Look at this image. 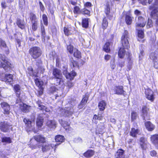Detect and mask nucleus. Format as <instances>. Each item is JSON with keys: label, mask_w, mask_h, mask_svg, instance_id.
I'll use <instances>...</instances> for the list:
<instances>
[{"label": "nucleus", "mask_w": 158, "mask_h": 158, "mask_svg": "<svg viewBox=\"0 0 158 158\" xmlns=\"http://www.w3.org/2000/svg\"><path fill=\"white\" fill-rule=\"evenodd\" d=\"M136 29L138 30V40L139 41L142 42V43L143 42V40H141L144 37V32L142 30H139L138 27H136Z\"/></svg>", "instance_id": "nucleus-23"}, {"label": "nucleus", "mask_w": 158, "mask_h": 158, "mask_svg": "<svg viewBox=\"0 0 158 158\" xmlns=\"http://www.w3.org/2000/svg\"><path fill=\"white\" fill-rule=\"evenodd\" d=\"M21 99L19 98L16 101V104L20 102L19 104L20 109L23 112H28L30 107V106L27 105L21 102Z\"/></svg>", "instance_id": "nucleus-7"}, {"label": "nucleus", "mask_w": 158, "mask_h": 158, "mask_svg": "<svg viewBox=\"0 0 158 158\" xmlns=\"http://www.w3.org/2000/svg\"><path fill=\"white\" fill-rule=\"evenodd\" d=\"M75 105L74 101H72L68 104V106L65 107V109L59 108L58 110V114L60 116L70 117L74 113L73 106Z\"/></svg>", "instance_id": "nucleus-1"}, {"label": "nucleus", "mask_w": 158, "mask_h": 158, "mask_svg": "<svg viewBox=\"0 0 158 158\" xmlns=\"http://www.w3.org/2000/svg\"><path fill=\"white\" fill-rule=\"evenodd\" d=\"M16 23L18 27L21 29H23L25 28L24 21L19 19H18Z\"/></svg>", "instance_id": "nucleus-30"}, {"label": "nucleus", "mask_w": 158, "mask_h": 158, "mask_svg": "<svg viewBox=\"0 0 158 158\" xmlns=\"http://www.w3.org/2000/svg\"><path fill=\"white\" fill-rule=\"evenodd\" d=\"M67 85L68 87L70 88L73 86V84L70 81H69L67 82Z\"/></svg>", "instance_id": "nucleus-62"}, {"label": "nucleus", "mask_w": 158, "mask_h": 158, "mask_svg": "<svg viewBox=\"0 0 158 158\" xmlns=\"http://www.w3.org/2000/svg\"><path fill=\"white\" fill-rule=\"evenodd\" d=\"M114 90L115 94L122 95L124 94L123 87L122 86H115L114 89Z\"/></svg>", "instance_id": "nucleus-15"}, {"label": "nucleus", "mask_w": 158, "mask_h": 158, "mask_svg": "<svg viewBox=\"0 0 158 158\" xmlns=\"http://www.w3.org/2000/svg\"><path fill=\"white\" fill-rule=\"evenodd\" d=\"M115 157L116 158H125L124 151L122 149L118 150L115 155Z\"/></svg>", "instance_id": "nucleus-22"}, {"label": "nucleus", "mask_w": 158, "mask_h": 158, "mask_svg": "<svg viewBox=\"0 0 158 158\" xmlns=\"http://www.w3.org/2000/svg\"><path fill=\"white\" fill-rule=\"evenodd\" d=\"M129 38V36L128 31H125L121 39L122 46L124 48L128 49L130 48V44L128 40Z\"/></svg>", "instance_id": "nucleus-3"}, {"label": "nucleus", "mask_w": 158, "mask_h": 158, "mask_svg": "<svg viewBox=\"0 0 158 158\" xmlns=\"http://www.w3.org/2000/svg\"><path fill=\"white\" fill-rule=\"evenodd\" d=\"M140 144L141 147L143 150H146L149 145L147 139L143 137L141 138L140 139Z\"/></svg>", "instance_id": "nucleus-14"}, {"label": "nucleus", "mask_w": 158, "mask_h": 158, "mask_svg": "<svg viewBox=\"0 0 158 158\" xmlns=\"http://www.w3.org/2000/svg\"><path fill=\"white\" fill-rule=\"evenodd\" d=\"M11 126L6 121L0 122V129L3 132H7L10 128Z\"/></svg>", "instance_id": "nucleus-6"}, {"label": "nucleus", "mask_w": 158, "mask_h": 158, "mask_svg": "<svg viewBox=\"0 0 158 158\" xmlns=\"http://www.w3.org/2000/svg\"><path fill=\"white\" fill-rule=\"evenodd\" d=\"M151 16L153 19L156 20V23L158 25V11L157 9L152 10L151 13Z\"/></svg>", "instance_id": "nucleus-18"}, {"label": "nucleus", "mask_w": 158, "mask_h": 158, "mask_svg": "<svg viewBox=\"0 0 158 158\" xmlns=\"http://www.w3.org/2000/svg\"><path fill=\"white\" fill-rule=\"evenodd\" d=\"M137 117V114L136 113L134 112H132L131 113V119L132 121L135 120Z\"/></svg>", "instance_id": "nucleus-54"}, {"label": "nucleus", "mask_w": 158, "mask_h": 158, "mask_svg": "<svg viewBox=\"0 0 158 158\" xmlns=\"http://www.w3.org/2000/svg\"><path fill=\"white\" fill-rule=\"evenodd\" d=\"M40 143H39L38 144V147L40 148L42 147V149L43 152H46V151L49 150L51 148H53L54 146L53 144L50 145L48 143H47L45 141V142L43 143L42 144L40 145Z\"/></svg>", "instance_id": "nucleus-8"}, {"label": "nucleus", "mask_w": 158, "mask_h": 158, "mask_svg": "<svg viewBox=\"0 0 158 158\" xmlns=\"http://www.w3.org/2000/svg\"><path fill=\"white\" fill-rule=\"evenodd\" d=\"M52 75L54 79L56 82L55 84L56 85H60L62 80V75L61 71L57 68H54L52 70Z\"/></svg>", "instance_id": "nucleus-2"}, {"label": "nucleus", "mask_w": 158, "mask_h": 158, "mask_svg": "<svg viewBox=\"0 0 158 158\" xmlns=\"http://www.w3.org/2000/svg\"><path fill=\"white\" fill-rule=\"evenodd\" d=\"M94 152L92 150H88L84 154V156L86 157L90 158L94 154Z\"/></svg>", "instance_id": "nucleus-27"}, {"label": "nucleus", "mask_w": 158, "mask_h": 158, "mask_svg": "<svg viewBox=\"0 0 158 158\" xmlns=\"http://www.w3.org/2000/svg\"><path fill=\"white\" fill-rule=\"evenodd\" d=\"M110 2H108L106 4V7L105 8V12L107 17H109V15L110 12Z\"/></svg>", "instance_id": "nucleus-38"}, {"label": "nucleus", "mask_w": 158, "mask_h": 158, "mask_svg": "<svg viewBox=\"0 0 158 158\" xmlns=\"http://www.w3.org/2000/svg\"><path fill=\"white\" fill-rule=\"evenodd\" d=\"M2 141L3 142H6L9 143H11V139L10 138L5 137L2 138Z\"/></svg>", "instance_id": "nucleus-47"}, {"label": "nucleus", "mask_w": 158, "mask_h": 158, "mask_svg": "<svg viewBox=\"0 0 158 158\" xmlns=\"http://www.w3.org/2000/svg\"><path fill=\"white\" fill-rule=\"evenodd\" d=\"M106 105V103L104 101H102L100 102L99 103L98 105V108L101 111L105 109Z\"/></svg>", "instance_id": "nucleus-31"}, {"label": "nucleus", "mask_w": 158, "mask_h": 158, "mask_svg": "<svg viewBox=\"0 0 158 158\" xmlns=\"http://www.w3.org/2000/svg\"><path fill=\"white\" fill-rule=\"evenodd\" d=\"M0 57L2 60V62L0 61V67L5 68L6 66H9V63L7 61L4 56L0 55Z\"/></svg>", "instance_id": "nucleus-16"}, {"label": "nucleus", "mask_w": 158, "mask_h": 158, "mask_svg": "<svg viewBox=\"0 0 158 158\" xmlns=\"http://www.w3.org/2000/svg\"><path fill=\"white\" fill-rule=\"evenodd\" d=\"M70 66L72 68H78V63L75 61H74L73 58L70 59Z\"/></svg>", "instance_id": "nucleus-39"}, {"label": "nucleus", "mask_w": 158, "mask_h": 158, "mask_svg": "<svg viewBox=\"0 0 158 158\" xmlns=\"http://www.w3.org/2000/svg\"><path fill=\"white\" fill-rule=\"evenodd\" d=\"M152 26V21L151 20L149 19L148 20V23H147V27H150Z\"/></svg>", "instance_id": "nucleus-57"}, {"label": "nucleus", "mask_w": 158, "mask_h": 158, "mask_svg": "<svg viewBox=\"0 0 158 158\" xmlns=\"http://www.w3.org/2000/svg\"><path fill=\"white\" fill-rule=\"evenodd\" d=\"M150 58L153 60V61L158 59L156 56V54L154 53H152L150 55Z\"/></svg>", "instance_id": "nucleus-51"}, {"label": "nucleus", "mask_w": 158, "mask_h": 158, "mask_svg": "<svg viewBox=\"0 0 158 158\" xmlns=\"http://www.w3.org/2000/svg\"><path fill=\"white\" fill-rule=\"evenodd\" d=\"M24 122L25 123L27 126V130L29 131H33L35 133L37 131L35 130L34 128L31 125V122L29 119L25 118L23 120Z\"/></svg>", "instance_id": "nucleus-10"}, {"label": "nucleus", "mask_w": 158, "mask_h": 158, "mask_svg": "<svg viewBox=\"0 0 158 158\" xmlns=\"http://www.w3.org/2000/svg\"><path fill=\"white\" fill-rule=\"evenodd\" d=\"M14 88L15 91L20 90V87L19 85H15Z\"/></svg>", "instance_id": "nucleus-61"}, {"label": "nucleus", "mask_w": 158, "mask_h": 158, "mask_svg": "<svg viewBox=\"0 0 158 158\" xmlns=\"http://www.w3.org/2000/svg\"><path fill=\"white\" fill-rule=\"evenodd\" d=\"M59 122L61 125L66 130H71L72 128L69 127V123L66 121L63 120L62 119H59Z\"/></svg>", "instance_id": "nucleus-17"}, {"label": "nucleus", "mask_w": 158, "mask_h": 158, "mask_svg": "<svg viewBox=\"0 0 158 158\" xmlns=\"http://www.w3.org/2000/svg\"><path fill=\"white\" fill-rule=\"evenodd\" d=\"M148 109L145 106H143L142 108V116L144 120L149 119L148 115Z\"/></svg>", "instance_id": "nucleus-12"}, {"label": "nucleus", "mask_w": 158, "mask_h": 158, "mask_svg": "<svg viewBox=\"0 0 158 158\" xmlns=\"http://www.w3.org/2000/svg\"><path fill=\"white\" fill-rule=\"evenodd\" d=\"M157 154V153L155 151L153 150L150 151V155L152 156H155Z\"/></svg>", "instance_id": "nucleus-59"}, {"label": "nucleus", "mask_w": 158, "mask_h": 158, "mask_svg": "<svg viewBox=\"0 0 158 158\" xmlns=\"http://www.w3.org/2000/svg\"><path fill=\"white\" fill-rule=\"evenodd\" d=\"M72 29L73 30L74 29L73 28H72L70 27H64V32L65 35H69L71 34Z\"/></svg>", "instance_id": "nucleus-34"}, {"label": "nucleus", "mask_w": 158, "mask_h": 158, "mask_svg": "<svg viewBox=\"0 0 158 158\" xmlns=\"http://www.w3.org/2000/svg\"><path fill=\"white\" fill-rule=\"evenodd\" d=\"M81 13L84 15H89L90 14V11L89 10L84 8L81 10Z\"/></svg>", "instance_id": "nucleus-48"}, {"label": "nucleus", "mask_w": 158, "mask_h": 158, "mask_svg": "<svg viewBox=\"0 0 158 158\" xmlns=\"http://www.w3.org/2000/svg\"><path fill=\"white\" fill-rule=\"evenodd\" d=\"M30 17L31 21V23L38 21V20L36 16L34 13H30Z\"/></svg>", "instance_id": "nucleus-41"}, {"label": "nucleus", "mask_w": 158, "mask_h": 158, "mask_svg": "<svg viewBox=\"0 0 158 158\" xmlns=\"http://www.w3.org/2000/svg\"><path fill=\"white\" fill-rule=\"evenodd\" d=\"M41 32L42 35L43 37H44L45 36V31L44 27L43 25H41Z\"/></svg>", "instance_id": "nucleus-56"}, {"label": "nucleus", "mask_w": 158, "mask_h": 158, "mask_svg": "<svg viewBox=\"0 0 158 158\" xmlns=\"http://www.w3.org/2000/svg\"><path fill=\"white\" fill-rule=\"evenodd\" d=\"M128 60V64L127 67L128 70H130L132 68V60H131V55L130 54H129V56L127 58Z\"/></svg>", "instance_id": "nucleus-29"}, {"label": "nucleus", "mask_w": 158, "mask_h": 158, "mask_svg": "<svg viewBox=\"0 0 158 158\" xmlns=\"http://www.w3.org/2000/svg\"><path fill=\"white\" fill-rule=\"evenodd\" d=\"M1 107L4 111V114H8L10 113V106L6 102H2L1 103Z\"/></svg>", "instance_id": "nucleus-11"}, {"label": "nucleus", "mask_w": 158, "mask_h": 158, "mask_svg": "<svg viewBox=\"0 0 158 158\" xmlns=\"http://www.w3.org/2000/svg\"><path fill=\"white\" fill-rule=\"evenodd\" d=\"M84 6L85 8H89L91 6L92 4L89 2H86L84 4Z\"/></svg>", "instance_id": "nucleus-60"}, {"label": "nucleus", "mask_w": 158, "mask_h": 158, "mask_svg": "<svg viewBox=\"0 0 158 158\" xmlns=\"http://www.w3.org/2000/svg\"><path fill=\"white\" fill-rule=\"evenodd\" d=\"M125 51L124 48H120L118 52V56L121 58H123L124 57L125 54Z\"/></svg>", "instance_id": "nucleus-32"}, {"label": "nucleus", "mask_w": 158, "mask_h": 158, "mask_svg": "<svg viewBox=\"0 0 158 158\" xmlns=\"http://www.w3.org/2000/svg\"><path fill=\"white\" fill-rule=\"evenodd\" d=\"M29 53L34 59L39 57L41 54L40 48L36 47H33L30 48L29 50Z\"/></svg>", "instance_id": "nucleus-4"}, {"label": "nucleus", "mask_w": 158, "mask_h": 158, "mask_svg": "<svg viewBox=\"0 0 158 158\" xmlns=\"http://www.w3.org/2000/svg\"><path fill=\"white\" fill-rule=\"evenodd\" d=\"M47 125L49 127L53 129H55L56 127V122L54 120L48 121Z\"/></svg>", "instance_id": "nucleus-24"}, {"label": "nucleus", "mask_w": 158, "mask_h": 158, "mask_svg": "<svg viewBox=\"0 0 158 158\" xmlns=\"http://www.w3.org/2000/svg\"><path fill=\"white\" fill-rule=\"evenodd\" d=\"M110 44L109 42H106L104 47V50L107 52H109L110 51Z\"/></svg>", "instance_id": "nucleus-43"}, {"label": "nucleus", "mask_w": 158, "mask_h": 158, "mask_svg": "<svg viewBox=\"0 0 158 158\" xmlns=\"http://www.w3.org/2000/svg\"><path fill=\"white\" fill-rule=\"evenodd\" d=\"M125 22L127 24H131L132 22V17L129 15H126L125 17Z\"/></svg>", "instance_id": "nucleus-37"}, {"label": "nucleus", "mask_w": 158, "mask_h": 158, "mask_svg": "<svg viewBox=\"0 0 158 158\" xmlns=\"http://www.w3.org/2000/svg\"><path fill=\"white\" fill-rule=\"evenodd\" d=\"M144 52L142 50H140V53L139 54V58L140 59H142L143 56L144 55Z\"/></svg>", "instance_id": "nucleus-64"}, {"label": "nucleus", "mask_w": 158, "mask_h": 158, "mask_svg": "<svg viewBox=\"0 0 158 158\" xmlns=\"http://www.w3.org/2000/svg\"><path fill=\"white\" fill-rule=\"evenodd\" d=\"M67 51L71 54H73V53L74 48L71 45H69L67 46Z\"/></svg>", "instance_id": "nucleus-44"}, {"label": "nucleus", "mask_w": 158, "mask_h": 158, "mask_svg": "<svg viewBox=\"0 0 158 158\" xmlns=\"http://www.w3.org/2000/svg\"><path fill=\"white\" fill-rule=\"evenodd\" d=\"M63 73L66 78L70 80H73L74 77L76 75V73L73 71L70 73H68L67 71L64 70L63 71Z\"/></svg>", "instance_id": "nucleus-13"}, {"label": "nucleus", "mask_w": 158, "mask_h": 158, "mask_svg": "<svg viewBox=\"0 0 158 158\" xmlns=\"http://www.w3.org/2000/svg\"><path fill=\"white\" fill-rule=\"evenodd\" d=\"M43 118L42 116H39L37 118L36 124L38 127H41L43 125Z\"/></svg>", "instance_id": "nucleus-25"}, {"label": "nucleus", "mask_w": 158, "mask_h": 158, "mask_svg": "<svg viewBox=\"0 0 158 158\" xmlns=\"http://www.w3.org/2000/svg\"><path fill=\"white\" fill-rule=\"evenodd\" d=\"M73 12L75 14H81V10H80V9L77 6H75L74 7Z\"/></svg>", "instance_id": "nucleus-50"}, {"label": "nucleus", "mask_w": 158, "mask_h": 158, "mask_svg": "<svg viewBox=\"0 0 158 158\" xmlns=\"http://www.w3.org/2000/svg\"><path fill=\"white\" fill-rule=\"evenodd\" d=\"M139 131L138 129H135V128H133L130 132V135L133 137H135L136 136V135L139 134Z\"/></svg>", "instance_id": "nucleus-33"}, {"label": "nucleus", "mask_w": 158, "mask_h": 158, "mask_svg": "<svg viewBox=\"0 0 158 158\" xmlns=\"http://www.w3.org/2000/svg\"><path fill=\"white\" fill-rule=\"evenodd\" d=\"M74 56L78 58H81V53L77 49L75 48L73 52Z\"/></svg>", "instance_id": "nucleus-36"}, {"label": "nucleus", "mask_w": 158, "mask_h": 158, "mask_svg": "<svg viewBox=\"0 0 158 158\" xmlns=\"http://www.w3.org/2000/svg\"><path fill=\"white\" fill-rule=\"evenodd\" d=\"M38 21L31 23L32 29L33 31H35L37 28Z\"/></svg>", "instance_id": "nucleus-45"}, {"label": "nucleus", "mask_w": 158, "mask_h": 158, "mask_svg": "<svg viewBox=\"0 0 158 158\" xmlns=\"http://www.w3.org/2000/svg\"><path fill=\"white\" fill-rule=\"evenodd\" d=\"M36 85L40 88H41L43 85V82L40 79L36 78L35 79Z\"/></svg>", "instance_id": "nucleus-35"}, {"label": "nucleus", "mask_w": 158, "mask_h": 158, "mask_svg": "<svg viewBox=\"0 0 158 158\" xmlns=\"http://www.w3.org/2000/svg\"><path fill=\"white\" fill-rule=\"evenodd\" d=\"M38 106L39 109L43 111H45V112H49L50 111V110L48 108L43 105L38 104Z\"/></svg>", "instance_id": "nucleus-42"}, {"label": "nucleus", "mask_w": 158, "mask_h": 158, "mask_svg": "<svg viewBox=\"0 0 158 158\" xmlns=\"http://www.w3.org/2000/svg\"><path fill=\"white\" fill-rule=\"evenodd\" d=\"M89 25V19L85 18L83 19L82 21V25L83 27L87 28L88 27Z\"/></svg>", "instance_id": "nucleus-40"}, {"label": "nucleus", "mask_w": 158, "mask_h": 158, "mask_svg": "<svg viewBox=\"0 0 158 158\" xmlns=\"http://www.w3.org/2000/svg\"><path fill=\"white\" fill-rule=\"evenodd\" d=\"M0 47L3 48H6V45L5 41L1 38H0Z\"/></svg>", "instance_id": "nucleus-49"}, {"label": "nucleus", "mask_w": 158, "mask_h": 158, "mask_svg": "<svg viewBox=\"0 0 158 158\" xmlns=\"http://www.w3.org/2000/svg\"><path fill=\"white\" fill-rule=\"evenodd\" d=\"M108 23L106 18H104L102 21V25L104 28H106L108 25Z\"/></svg>", "instance_id": "nucleus-52"}, {"label": "nucleus", "mask_w": 158, "mask_h": 158, "mask_svg": "<svg viewBox=\"0 0 158 158\" xmlns=\"http://www.w3.org/2000/svg\"><path fill=\"white\" fill-rule=\"evenodd\" d=\"M55 139L56 142H60L59 143H56L55 144V146L56 147L64 142V136H63L60 135H58L55 137Z\"/></svg>", "instance_id": "nucleus-19"}, {"label": "nucleus", "mask_w": 158, "mask_h": 158, "mask_svg": "<svg viewBox=\"0 0 158 158\" xmlns=\"http://www.w3.org/2000/svg\"><path fill=\"white\" fill-rule=\"evenodd\" d=\"M13 76L10 74L5 75L3 81L6 82H11L13 81Z\"/></svg>", "instance_id": "nucleus-26"}, {"label": "nucleus", "mask_w": 158, "mask_h": 158, "mask_svg": "<svg viewBox=\"0 0 158 158\" xmlns=\"http://www.w3.org/2000/svg\"><path fill=\"white\" fill-rule=\"evenodd\" d=\"M42 19L43 20L44 24L45 25L47 26L48 24V18L46 15L43 14V15Z\"/></svg>", "instance_id": "nucleus-46"}, {"label": "nucleus", "mask_w": 158, "mask_h": 158, "mask_svg": "<svg viewBox=\"0 0 158 158\" xmlns=\"http://www.w3.org/2000/svg\"><path fill=\"white\" fill-rule=\"evenodd\" d=\"M35 139L37 142L41 143H42L45 142V138L40 135H38L34 136Z\"/></svg>", "instance_id": "nucleus-28"}, {"label": "nucleus", "mask_w": 158, "mask_h": 158, "mask_svg": "<svg viewBox=\"0 0 158 158\" xmlns=\"http://www.w3.org/2000/svg\"><path fill=\"white\" fill-rule=\"evenodd\" d=\"M151 140L158 148V135L155 134L152 135L151 137Z\"/></svg>", "instance_id": "nucleus-20"}, {"label": "nucleus", "mask_w": 158, "mask_h": 158, "mask_svg": "<svg viewBox=\"0 0 158 158\" xmlns=\"http://www.w3.org/2000/svg\"><path fill=\"white\" fill-rule=\"evenodd\" d=\"M134 13L136 15L137 18L139 16H141L140 15H141L142 14L141 11L137 10H136L135 11Z\"/></svg>", "instance_id": "nucleus-55"}, {"label": "nucleus", "mask_w": 158, "mask_h": 158, "mask_svg": "<svg viewBox=\"0 0 158 158\" xmlns=\"http://www.w3.org/2000/svg\"><path fill=\"white\" fill-rule=\"evenodd\" d=\"M110 67H111V69H114L115 68V64L114 60H113V61L111 62Z\"/></svg>", "instance_id": "nucleus-63"}, {"label": "nucleus", "mask_w": 158, "mask_h": 158, "mask_svg": "<svg viewBox=\"0 0 158 158\" xmlns=\"http://www.w3.org/2000/svg\"><path fill=\"white\" fill-rule=\"evenodd\" d=\"M136 20V27H143L146 22V19L142 16H139Z\"/></svg>", "instance_id": "nucleus-5"}, {"label": "nucleus", "mask_w": 158, "mask_h": 158, "mask_svg": "<svg viewBox=\"0 0 158 158\" xmlns=\"http://www.w3.org/2000/svg\"><path fill=\"white\" fill-rule=\"evenodd\" d=\"M145 93L146 98L148 100L152 101L154 99L153 92L150 89H146L145 90Z\"/></svg>", "instance_id": "nucleus-9"}, {"label": "nucleus", "mask_w": 158, "mask_h": 158, "mask_svg": "<svg viewBox=\"0 0 158 158\" xmlns=\"http://www.w3.org/2000/svg\"><path fill=\"white\" fill-rule=\"evenodd\" d=\"M146 129L149 131H152L154 129L155 126L150 121H147L145 123Z\"/></svg>", "instance_id": "nucleus-21"}, {"label": "nucleus", "mask_w": 158, "mask_h": 158, "mask_svg": "<svg viewBox=\"0 0 158 158\" xmlns=\"http://www.w3.org/2000/svg\"><path fill=\"white\" fill-rule=\"evenodd\" d=\"M139 2L143 5H146L147 4V0H139Z\"/></svg>", "instance_id": "nucleus-58"}, {"label": "nucleus", "mask_w": 158, "mask_h": 158, "mask_svg": "<svg viewBox=\"0 0 158 158\" xmlns=\"http://www.w3.org/2000/svg\"><path fill=\"white\" fill-rule=\"evenodd\" d=\"M88 97L87 96H85L83 98L81 102L82 104L85 105L87 102Z\"/></svg>", "instance_id": "nucleus-53"}]
</instances>
